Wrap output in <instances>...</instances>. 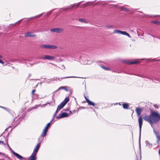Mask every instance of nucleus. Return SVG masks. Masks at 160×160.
<instances>
[{
  "mask_svg": "<svg viewBox=\"0 0 160 160\" xmlns=\"http://www.w3.org/2000/svg\"><path fill=\"white\" fill-rule=\"evenodd\" d=\"M153 128V132L155 134L157 139V142L158 143L160 141V135L157 131L155 130V129Z\"/></svg>",
  "mask_w": 160,
  "mask_h": 160,
  "instance_id": "nucleus-9",
  "label": "nucleus"
},
{
  "mask_svg": "<svg viewBox=\"0 0 160 160\" xmlns=\"http://www.w3.org/2000/svg\"><path fill=\"white\" fill-rule=\"evenodd\" d=\"M69 98H66L62 102H63L64 104H66L69 101Z\"/></svg>",
  "mask_w": 160,
  "mask_h": 160,
  "instance_id": "nucleus-26",
  "label": "nucleus"
},
{
  "mask_svg": "<svg viewBox=\"0 0 160 160\" xmlns=\"http://www.w3.org/2000/svg\"><path fill=\"white\" fill-rule=\"evenodd\" d=\"M29 159L30 160H36V154L33 152L31 156L29 157Z\"/></svg>",
  "mask_w": 160,
  "mask_h": 160,
  "instance_id": "nucleus-13",
  "label": "nucleus"
},
{
  "mask_svg": "<svg viewBox=\"0 0 160 160\" xmlns=\"http://www.w3.org/2000/svg\"><path fill=\"white\" fill-rule=\"evenodd\" d=\"M69 111V112L70 113H71V114H72L73 113L71 111Z\"/></svg>",
  "mask_w": 160,
  "mask_h": 160,
  "instance_id": "nucleus-57",
  "label": "nucleus"
},
{
  "mask_svg": "<svg viewBox=\"0 0 160 160\" xmlns=\"http://www.w3.org/2000/svg\"><path fill=\"white\" fill-rule=\"evenodd\" d=\"M22 21V19H21V20H19V21H18L17 22H21Z\"/></svg>",
  "mask_w": 160,
  "mask_h": 160,
  "instance_id": "nucleus-56",
  "label": "nucleus"
},
{
  "mask_svg": "<svg viewBox=\"0 0 160 160\" xmlns=\"http://www.w3.org/2000/svg\"><path fill=\"white\" fill-rule=\"evenodd\" d=\"M157 16H160V15H155V17Z\"/></svg>",
  "mask_w": 160,
  "mask_h": 160,
  "instance_id": "nucleus-60",
  "label": "nucleus"
},
{
  "mask_svg": "<svg viewBox=\"0 0 160 160\" xmlns=\"http://www.w3.org/2000/svg\"><path fill=\"white\" fill-rule=\"evenodd\" d=\"M0 107H1L2 108H3L5 109H6V108L4 107H2V106H0Z\"/></svg>",
  "mask_w": 160,
  "mask_h": 160,
  "instance_id": "nucleus-54",
  "label": "nucleus"
},
{
  "mask_svg": "<svg viewBox=\"0 0 160 160\" xmlns=\"http://www.w3.org/2000/svg\"><path fill=\"white\" fill-rule=\"evenodd\" d=\"M42 14H40L38 15H37L34 17H32L31 18H38L39 17H40L41 16H42Z\"/></svg>",
  "mask_w": 160,
  "mask_h": 160,
  "instance_id": "nucleus-33",
  "label": "nucleus"
},
{
  "mask_svg": "<svg viewBox=\"0 0 160 160\" xmlns=\"http://www.w3.org/2000/svg\"><path fill=\"white\" fill-rule=\"evenodd\" d=\"M2 58V57L0 55V58Z\"/></svg>",
  "mask_w": 160,
  "mask_h": 160,
  "instance_id": "nucleus-58",
  "label": "nucleus"
},
{
  "mask_svg": "<svg viewBox=\"0 0 160 160\" xmlns=\"http://www.w3.org/2000/svg\"><path fill=\"white\" fill-rule=\"evenodd\" d=\"M22 61H21V62H23H23H25V63H27V61H28H28H29L28 60H25V59H22Z\"/></svg>",
  "mask_w": 160,
  "mask_h": 160,
  "instance_id": "nucleus-40",
  "label": "nucleus"
},
{
  "mask_svg": "<svg viewBox=\"0 0 160 160\" xmlns=\"http://www.w3.org/2000/svg\"><path fill=\"white\" fill-rule=\"evenodd\" d=\"M145 59H142L141 60H145Z\"/></svg>",
  "mask_w": 160,
  "mask_h": 160,
  "instance_id": "nucleus-63",
  "label": "nucleus"
},
{
  "mask_svg": "<svg viewBox=\"0 0 160 160\" xmlns=\"http://www.w3.org/2000/svg\"><path fill=\"white\" fill-rule=\"evenodd\" d=\"M51 122H50L48 123L46 125V127H45L44 129H46L47 130H48V128H49V127L50 126V123H51Z\"/></svg>",
  "mask_w": 160,
  "mask_h": 160,
  "instance_id": "nucleus-27",
  "label": "nucleus"
},
{
  "mask_svg": "<svg viewBox=\"0 0 160 160\" xmlns=\"http://www.w3.org/2000/svg\"><path fill=\"white\" fill-rule=\"evenodd\" d=\"M56 114H57V113H55V112L54 113V114L53 115L52 119L51 120V121L50 122H51L54 119L55 117L56 116Z\"/></svg>",
  "mask_w": 160,
  "mask_h": 160,
  "instance_id": "nucleus-38",
  "label": "nucleus"
},
{
  "mask_svg": "<svg viewBox=\"0 0 160 160\" xmlns=\"http://www.w3.org/2000/svg\"><path fill=\"white\" fill-rule=\"evenodd\" d=\"M2 143V144H4L5 146V144L4 143V142L2 141H0V144Z\"/></svg>",
  "mask_w": 160,
  "mask_h": 160,
  "instance_id": "nucleus-46",
  "label": "nucleus"
},
{
  "mask_svg": "<svg viewBox=\"0 0 160 160\" xmlns=\"http://www.w3.org/2000/svg\"><path fill=\"white\" fill-rule=\"evenodd\" d=\"M143 119L148 122L152 127V124L157 122L160 120V114L156 112H153L149 116L147 115L144 116Z\"/></svg>",
  "mask_w": 160,
  "mask_h": 160,
  "instance_id": "nucleus-1",
  "label": "nucleus"
},
{
  "mask_svg": "<svg viewBox=\"0 0 160 160\" xmlns=\"http://www.w3.org/2000/svg\"><path fill=\"white\" fill-rule=\"evenodd\" d=\"M8 139H7V143L8 145V146L10 148V149H11L12 150L11 148H10V147H9V144H8Z\"/></svg>",
  "mask_w": 160,
  "mask_h": 160,
  "instance_id": "nucleus-48",
  "label": "nucleus"
},
{
  "mask_svg": "<svg viewBox=\"0 0 160 160\" xmlns=\"http://www.w3.org/2000/svg\"><path fill=\"white\" fill-rule=\"evenodd\" d=\"M119 8L122 10H123L126 12H129V11L128 8H125L123 7H120Z\"/></svg>",
  "mask_w": 160,
  "mask_h": 160,
  "instance_id": "nucleus-23",
  "label": "nucleus"
},
{
  "mask_svg": "<svg viewBox=\"0 0 160 160\" xmlns=\"http://www.w3.org/2000/svg\"><path fill=\"white\" fill-rule=\"evenodd\" d=\"M73 8V5H70L68 6V7L66 8L64 7L63 8H62V9H63V11H66L67 10H69Z\"/></svg>",
  "mask_w": 160,
  "mask_h": 160,
  "instance_id": "nucleus-19",
  "label": "nucleus"
},
{
  "mask_svg": "<svg viewBox=\"0 0 160 160\" xmlns=\"http://www.w3.org/2000/svg\"><path fill=\"white\" fill-rule=\"evenodd\" d=\"M62 68L63 69H65V66L64 65H62Z\"/></svg>",
  "mask_w": 160,
  "mask_h": 160,
  "instance_id": "nucleus-53",
  "label": "nucleus"
},
{
  "mask_svg": "<svg viewBox=\"0 0 160 160\" xmlns=\"http://www.w3.org/2000/svg\"><path fill=\"white\" fill-rule=\"evenodd\" d=\"M152 22L153 23L156 24H160V22L158 21H152Z\"/></svg>",
  "mask_w": 160,
  "mask_h": 160,
  "instance_id": "nucleus-34",
  "label": "nucleus"
},
{
  "mask_svg": "<svg viewBox=\"0 0 160 160\" xmlns=\"http://www.w3.org/2000/svg\"><path fill=\"white\" fill-rule=\"evenodd\" d=\"M36 36V35L35 34H31L30 36V37H34Z\"/></svg>",
  "mask_w": 160,
  "mask_h": 160,
  "instance_id": "nucleus-41",
  "label": "nucleus"
},
{
  "mask_svg": "<svg viewBox=\"0 0 160 160\" xmlns=\"http://www.w3.org/2000/svg\"><path fill=\"white\" fill-rule=\"evenodd\" d=\"M25 116V114H22V118H24V117Z\"/></svg>",
  "mask_w": 160,
  "mask_h": 160,
  "instance_id": "nucleus-55",
  "label": "nucleus"
},
{
  "mask_svg": "<svg viewBox=\"0 0 160 160\" xmlns=\"http://www.w3.org/2000/svg\"><path fill=\"white\" fill-rule=\"evenodd\" d=\"M137 75L138 76L141 77L142 78H148L146 76H144L140 74H138L137 75Z\"/></svg>",
  "mask_w": 160,
  "mask_h": 160,
  "instance_id": "nucleus-35",
  "label": "nucleus"
},
{
  "mask_svg": "<svg viewBox=\"0 0 160 160\" xmlns=\"http://www.w3.org/2000/svg\"><path fill=\"white\" fill-rule=\"evenodd\" d=\"M82 2V1L80 2L77 4L75 3L73 4V5H72L73 7H76V8H78L80 5V4H81V2Z\"/></svg>",
  "mask_w": 160,
  "mask_h": 160,
  "instance_id": "nucleus-24",
  "label": "nucleus"
},
{
  "mask_svg": "<svg viewBox=\"0 0 160 160\" xmlns=\"http://www.w3.org/2000/svg\"><path fill=\"white\" fill-rule=\"evenodd\" d=\"M48 132V130L46 129H44L42 133V134L41 135V136L43 138L44 137H45L47 134V132Z\"/></svg>",
  "mask_w": 160,
  "mask_h": 160,
  "instance_id": "nucleus-21",
  "label": "nucleus"
},
{
  "mask_svg": "<svg viewBox=\"0 0 160 160\" xmlns=\"http://www.w3.org/2000/svg\"><path fill=\"white\" fill-rule=\"evenodd\" d=\"M145 142L146 144V146H147L149 148H152V144L151 143H149L148 141L146 140Z\"/></svg>",
  "mask_w": 160,
  "mask_h": 160,
  "instance_id": "nucleus-17",
  "label": "nucleus"
},
{
  "mask_svg": "<svg viewBox=\"0 0 160 160\" xmlns=\"http://www.w3.org/2000/svg\"><path fill=\"white\" fill-rule=\"evenodd\" d=\"M100 66L102 68L105 70H110V68H109L105 67L103 65H101Z\"/></svg>",
  "mask_w": 160,
  "mask_h": 160,
  "instance_id": "nucleus-30",
  "label": "nucleus"
},
{
  "mask_svg": "<svg viewBox=\"0 0 160 160\" xmlns=\"http://www.w3.org/2000/svg\"><path fill=\"white\" fill-rule=\"evenodd\" d=\"M159 154L160 155V150H159Z\"/></svg>",
  "mask_w": 160,
  "mask_h": 160,
  "instance_id": "nucleus-59",
  "label": "nucleus"
},
{
  "mask_svg": "<svg viewBox=\"0 0 160 160\" xmlns=\"http://www.w3.org/2000/svg\"><path fill=\"white\" fill-rule=\"evenodd\" d=\"M73 8V5H70L68 6V7L66 8L64 7L63 8H62V9H63V11H66L67 10H69Z\"/></svg>",
  "mask_w": 160,
  "mask_h": 160,
  "instance_id": "nucleus-18",
  "label": "nucleus"
},
{
  "mask_svg": "<svg viewBox=\"0 0 160 160\" xmlns=\"http://www.w3.org/2000/svg\"><path fill=\"white\" fill-rule=\"evenodd\" d=\"M39 106V105H36V106H35L33 107L32 108V109H36Z\"/></svg>",
  "mask_w": 160,
  "mask_h": 160,
  "instance_id": "nucleus-39",
  "label": "nucleus"
},
{
  "mask_svg": "<svg viewBox=\"0 0 160 160\" xmlns=\"http://www.w3.org/2000/svg\"><path fill=\"white\" fill-rule=\"evenodd\" d=\"M63 110L65 111H69V108H67L66 109H64Z\"/></svg>",
  "mask_w": 160,
  "mask_h": 160,
  "instance_id": "nucleus-43",
  "label": "nucleus"
},
{
  "mask_svg": "<svg viewBox=\"0 0 160 160\" xmlns=\"http://www.w3.org/2000/svg\"><path fill=\"white\" fill-rule=\"evenodd\" d=\"M35 90H33L32 91V94H33L34 92H35Z\"/></svg>",
  "mask_w": 160,
  "mask_h": 160,
  "instance_id": "nucleus-50",
  "label": "nucleus"
},
{
  "mask_svg": "<svg viewBox=\"0 0 160 160\" xmlns=\"http://www.w3.org/2000/svg\"><path fill=\"white\" fill-rule=\"evenodd\" d=\"M80 78L79 77H77L76 76H68V77H64L63 78H61L62 79H64V78Z\"/></svg>",
  "mask_w": 160,
  "mask_h": 160,
  "instance_id": "nucleus-29",
  "label": "nucleus"
},
{
  "mask_svg": "<svg viewBox=\"0 0 160 160\" xmlns=\"http://www.w3.org/2000/svg\"><path fill=\"white\" fill-rule=\"evenodd\" d=\"M122 62L125 63L129 64H134L140 63L139 61H128L126 60H124L122 61Z\"/></svg>",
  "mask_w": 160,
  "mask_h": 160,
  "instance_id": "nucleus-5",
  "label": "nucleus"
},
{
  "mask_svg": "<svg viewBox=\"0 0 160 160\" xmlns=\"http://www.w3.org/2000/svg\"><path fill=\"white\" fill-rule=\"evenodd\" d=\"M114 33H120L123 35H125L126 34V32L125 31H121L118 30H115L113 31Z\"/></svg>",
  "mask_w": 160,
  "mask_h": 160,
  "instance_id": "nucleus-12",
  "label": "nucleus"
},
{
  "mask_svg": "<svg viewBox=\"0 0 160 160\" xmlns=\"http://www.w3.org/2000/svg\"><path fill=\"white\" fill-rule=\"evenodd\" d=\"M92 3V2H87V3H85V4H83L82 5V6L83 7L87 6L89 5V4H88V3H90V4H91Z\"/></svg>",
  "mask_w": 160,
  "mask_h": 160,
  "instance_id": "nucleus-37",
  "label": "nucleus"
},
{
  "mask_svg": "<svg viewBox=\"0 0 160 160\" xmlns=\"http://www.w3.org/2000/svg\"><path fill=\"white\" fill-rule=\"evenodd\" d=\"M12 154L15 156L18 159L22 160V159H23L24 158L18 154V153L15 152L14 151L12 150Z\"/></svg>",
  "mask_w": 160,
  "mask_h": 160,
  "instance_id": "nucleus-10",
  "label": "nucleus"
},
{
  "mask_svg": "<svg viewBox=\"0 0 160 160\" xmlns=\"http://www.w3.org/2000/svg\"><path fill=\"white\" fill-rule=\"evenodd\" d=\"M69 116L68 114L66 112H63L61 114H60L59 116H57L56 118L57 119H59L60 118L67 117Z\"/></svg>",
  "mask_w": 160,
  "mask_h": 160,
  "instance_id": "nucleus-8",
  "label": "nucleus"
},
{
  "mask_svg": "<svg viewBox=\"0 0 160 160\" xmlns=\"http://www.w3.org/2000/svg\"><path fill=\"white\" fill-rule=\"evenodd\" d=\"M55 58V57L52 56H49L48 55H45L44 57L39 58V59H40L48 60H53Z\"/></svg>",
  "mask_w": 160,
  "mask_h": 160,
  "instance_id": "nucleus-6",
  "label": "nucleus"
},
{
  "mask_svg": "<svg viewBox=\"0 0 160 160\" xmlns=\"http://www.w3.org/2000/svg\"><path fill=\"white\" fill-rule=\"evenodd\" d=\"M46 105V104H44V106H45Z\"/></svg>",
  "mask_w": 160,
  "mask_h": 160,
  "instance_id": "nucleus-64",
  "label": "nucleus"
},
{
  "mask_svg": "<svg viewBox=\"0 0 160 160\" xmlns=\"http://www.w3.org/2000/svg\"><path fill=\"white\" fill-rule=\"evenodd\" d=\"M126 34H125V35L127 36L129 38L131 37L130 35L127 32H126Z\"/></svg>",
  "mask_w": 160,
  "mask_h": 160,
  "instance_id": "nucleus-45",
  "label": "nucleus"
},
{
  "mask_svg": "<svg viewBox=\"0 0 160 160\" xmlns=\"http://www.w3.org/2000/svg\"><path fill=\"white\" fill-rule=\"evenodd\" d=\"M0 63L3 64L4 63V62L0 60Z\"/></svg>",
  "mask_w": 160,
  "mask_h": 160,
  "instance_id": "nucleus-49",
  "label": "nucleus"
},
{
  "mask_svg": "<svg viewBox=\"0 0 160 160\" xmlns=\"http://www.w3.org/2000/svg\"><path fill=\"white\" fill-rule=\"evenodd\" d=\"M66 104H64L63 102H62L58 106L57 108L59 109V110H61L62 109L63 107L65 106Z\"/></svg>",
  "mask_w": 160,
  "mask_h": 160,
  "instance_id": "nucleus-20",
  "label": "nucleus"
},
{
  "mask_svg": "<svg viewBox=\"0 0 160 160\" xmlns=\"http://www.w3.org/2000/svg\"><path fill=\"white\" fill-rule=\"evenodd\" d=\"M135 110L138 116H139L141 114L142 109L140 108H137Z\"/></svg>",
  "mask_w": 160,
  "mask_h": 160,
  "instance_id": "nucleus-14",
  "label": "nucleus"
},
{
  "mask_svg": "<svg viewBox=\"0 0 160 160\" xmlns=\"http://www.w3.org/2000/svg\"><path fill=\"white\" fill-rule=\"evenodd\" d=\"M15 121H16V118H15L14 120V121L13 122V124H14V127H16L19 123H20V120H19L15 124Z\"/></svg>",
  "mask_w": 160,
  "mask_h": 160,
  "instance_id": "nucleus-25",
  "label": "nucleus"
},
{
  "mask_svg": "<svg viewBox=\"0 0 160 160\" xmlns=\"http://www.w3.org/2000/svg\"><path fill=\"white\" fill-rule=\"evenodd\" d=\"M23 159H24V160H30V159H29V158H24Z\"/></svg>",
  "mask_w": 160,
  "mask_h": 160,
  "instance_id": "nucleus-51",
  "label": "nucleus"
},
{
  "mask_svg": "<svg viewBox=\"0 0 160 160\" xmlns=\"http://www.w3.org/2000/svg\"><path fill=\"white\" fill-rule=\"evenodd\" d=\"M73 112H75V110H73Z\"/></svg>",
  "mask_w": 160,
  "mask_h": 160,
  "instance_id": "nucleus-61",
  "label": "nucleus"
},
{
  "mask_svg": "<svg viewBox=\"0 0 160 160\" xmlns=\"http://www.w3.org/2000/svg\"><path fill=\"white\" fill-rule=\"evenodd\" d=\"M12 154L15 156L18 159L22 160V159H23L24 158L18 154V153L15 152L14 151L12 150Z\"/></svg>",
  "mask_w": 160,
  "mask_h": 160,
  "instance_id": "nucleus-11",
  "label": "nucleus"
},
{
  "mask_svg": "<svg viewBox=\"0 0 160 160\" xmlns=\"http://www.w3.org/2000/svg\"><path fill=\"white\" fill-rule=\"evenodd\" d=\"M61 89H64V90H65V91H68V90L67 88V87H66L61 86V87H59L57 90L55 91H54L53 92V95L52 96V99L53 100V101H52V102H48V104H51V103H54L55 101H54V98H53V96L54 95V94L58 90H61Z\"/></svg>",
  "mask_w": 160,
  "mask_h": 160,
  "instance_id": "nucleus-3",
  "label": "nucleus"
},
{
  "mask_svg": "<svg viewBox=\"0 0 160 160\" xmlns=\"http://www.w3.org/2000/svg\"><path fill=\"white\" fill-rule=\"evenodd\" d=\"M18 23V22H16L13 23V24H11L9 25L8 27L9 28H11L12 27L14 26L15 25H16L17 23Z\"/></svg>",
  "mask_w": 160,
  "mask_h": 160,
  "instance_id": "nucleus-32",
  "label": "nucleus"
},
{
  "mask_svg": "<svg viewBox=\"0 0 160 160\" xmlns=\"http://www.w3.org/2000/svg\"><path fill=\"white\" fill-rule=\"evenodd\" d=\"M101 4H102L103 5L104 4H106V3H104V2H101Z\"/></svg>",
  "mask_w": 160,
  "mask_h": 160,
  "instance_id": "nucleus-52",
  "label": "nucleus"
},
{
  "mask_svg": "<svg viewBox=\"0 0 160 160\" xmlns=\"http://www.w3.org/2000/svg\"><path fill=\"white\" fill-rule=\"evenodd\" d=\"M60 110H59V109L57 108L55 113H58Z\"/></svg>",
  "mask_w": 160,
  "mask_h": 160,
  "instance_id": "nucleus-44",
  "label": "nucleus"
},
{
  "mask_svg": "<svg viewBox=\"0 0 160 160\" xmlns=\"http://www.w3.org/2000/svg\"><path fill=\"white\" fill-rule=\"evenodd\" d=\"M40 143L38 144L36 146V148L34 149L33 152L36 154L37 152H38L40 147Z\"/></svg>",
  "mask_w": 160,
  "mask_h": 160,
  "instance_id": "nucleus-16",
  "label": "nucleus"
},
{
  "mask_svg": "<svg viewBox=\"0 0 160 160\" xmlns=\"http://www.w3.org/2000/svg\"><path fill=\"white\" fill-rule=\"evenodd\" d=\"M122 105L123 108L125 109H128L129 107V105L127 103H123Z\"/></svg>",
  "mask_w": 160,
  "mask_h": 160,
  "instance_id": "nucleus-22",
  "label": "nucleus"
},
{
  "mask_svg": "<svg viewBox=\"0 0 160 160\" xmlns=\"http://www.w3.org/2000/svg\"><path fill=\"white\" fill-rule=\"evenodd\" d=\"M153 61H155V59H153Z\"/></svg>",
  "mask_w": 160,
  "mask_h": 160,
  "instance_id": "nucleus-62",
  "label": "nucleus"
},
{
  "mask_svg": "<svg viewBox=\"0 0 160 160\" xmlns=\"http://www.w3.org/2000/svg\"><path fill=\"white\" fill-rule=\"evenodd\" d=\"M64 30L62 28H56L51 29V31L53 32H55L57 33H60L62 32Z\"/></svg>",
  "mask_w": 160,
  "mask_h": 160,
  "instance_id": "nucleus-7",
  "label": "nucleus"
},
{
  "mask_svg": "<svg viewBox=\"0 0 160 160\" xmlns=\"http://www.w3.org/2000/svg\"><path fill=\"white\" fill-rule=\"evenodd\" d=\"M31 33V32H27L25 34V37H30Z\"/></svg>",
  "mask_w": 160,
  "mask_h": 160,
  "instance_id": "nucleus-28",
  "label": "nucleus"
},
{
  "mask_svg": "<svg viewBox=\"0 0 160 160\" xmlns=\"http://www.w3.org/2000/svg\"><path fill=\"white\" fill-rule=\"evenodd\" d=\"M50 80L51 81H54V80H59V78L57 77H54L53 78H51V79Z\"/></svg>",
  "mask_w": 160,
  "mask_h": 160,
  "instance_id": "nucleus-31",
  "label": "nucleus"
},
{
  "mask_svg": "<svg viewBox=\"0 0 160 160\" xmlns=\"http://www.w3.org/2000/svg\"><path fill=\"white\" fill-rule=\"evenodd\" d=\"M40 47L42 48H48L55 49L57 48V47L54 45H42L40 46Z\"/></svg>",
  "mask_w": 160,
  "mask_h": 160,
  "instance_id": "nucleus-4",
  "label": "nucleus"
},
{
  "mask_svg": "<svg viewBox=\"0 0 160 160\" xmlns=\"http://www.w3.org/2000/svg\"><path fill=\"white\" fill-rule=\"evenodd\" d=\"M138 122L139 123V146H140V139L141 136V131L142 125V118L141 116H140L138 119Z\"/></svg>",
  "mask_w": 160,
  "mask_h": 160,
  "instance_id": "nucleus-2",
  "label": "nucleus"
},
{
  "mask_svg": "<svg viewBox=\"0 0 160 160\" xmlns=\"http://www.w3.org/2000/svg\"><path fill=\"white\" fill-rule=\"evenodd\" d=\"M106 27L107 28H112L113 27V26L112 25L106 26Z\"/></svg>",
  "mask_w": 160,
  "mask_h": 160,
  "instance_id": "nucleus-47",
  "label": "nucleus"
},
{
  "mask_svg": "<svg viewBox=\"0 0 160 160\" xmlns=\"http://www.w3.org/2000/svg\"><path fill=\"white\" fill-rule=\"evenodd\" d=\"M154 107L156 108H158V106L157 104L154 105Z\"/></svg>",
  "mask_w": 160,
  "mask_h": 160,
  "instance_id": "nucleus-42",
  "label": "nucleus"
},
{
  "mask_svg": "<svg viewBox=\"0 0 160 160\" xmlns=\"http://www.w3.org/2000/svg\"><path fill=\"white\" fill-rule=\"evenodd\" d=\"M86 100L87 102H88V104L91 105L92 106H94L95 105V103L94 102L91 101L88 99H87L86 97H85Z\"/></svg>",
  "mask_w": 160,
  "mask_h": 160,
  "instance_id": "nucleus-15",
  "label": "nucleus"
},
{
  "mask_svg": "<svg viewBox=\"0 0 160 160\" xmlns=\"http://www.w3.org/2000/svg\"><path fill=\"white\" fill-rule=\"evenodd\" d=\"M79 21L82 22H86V20L83 18H80L79 19Z\"/></svg>",
  "mask_w": 160,
  "mask_h": 160,
  "instance_id": "nucleus-36",
  "label": "nucleus"
}]
</instances>
